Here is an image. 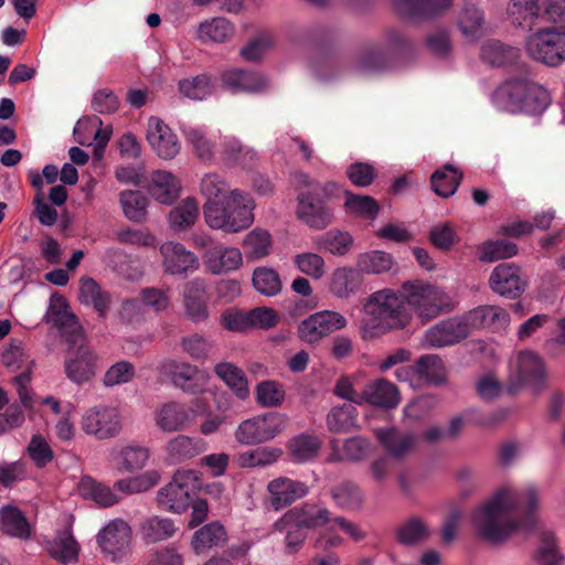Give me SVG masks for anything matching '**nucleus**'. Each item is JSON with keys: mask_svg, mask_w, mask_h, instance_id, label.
Wrapping results in <instances>:
<instances>
[{"mask_svg": "<svg viewBox=\"0 0 565 565\" xmlns=\"http://www.w3.org/2000/svg\"><path fill=\"white\" fill-rule=\"evenodd\" d=\"M489 285L495 294L512 299L519 297L525 289L520 268L510 263H502L493 268Z\"/></svg>", "mask_w": 565, "mask_h": 565, "instance_id": "412c9836", "label": "nucleus"}, {"mask_svg": "<svg viewBox=\"0 0 565 565\" xmlns=\"http://www.w3.org/2000/svg\"><path fill=\"white\" fill-rule=\"evenodd\" d=\"M198 477L193 470H178L172 480L157 492V504L166 511L182 513L192 503Z\"/></svg>", "mask_w": 565, "mask_h": 565, "instance_id": "1a4fd4ad", "label": "nucleus"}, {"mask_svg": "<svg viewBox=\"0 0 565 565\" xmlns=\"http://www.w3.org/2000/svg\"><path fill=\"white\" fill-rule=\"evenodd\" d=\"M177 527L172 520L152 515L140 524V534L147 543H157L174 535Z\"/></svg>", "mask_w": 565, "mask_h": 565, "instance_id": "79ce46f5", "label": "nucleus"}, {"mask_svg": "<svg viewBox=\"0 0 565 565\" xmlns=\"http://www.w3.org/2000/svg\"><path fill=\"white\" fill-rule=\"evenodd\" d=\"M297 217L307 226L315 230L326 228L331 224L333 214L324 202L317 198L310 189L297 190Z\"/></svg>", "mask_w": 565, "mask_h": 565, "instance_id": "dca6fc26", "label": "nucleus"}, {"mask_svg": "<svg viewBox=\"0 0 565 565\" xmlns=\"http://www.w3.org/2000/svg\"><path fill=\"white\" fill-rule=\"evenodd\" d=\"M97 542L110 562L121 563L131 552V527L126 521L115 519L99 531Z\"/></svg>", "mask_w": 565, "mask_h": 565, "instance_id": "f8f14e48", "label": "nucleus"}, {"mask_svg": "<svg viewBox=\"0 0 565 565\" xmlns=\"http://www.w3.org/2000/svg\"><path fill=\"white\" fill-rule=\"evenodd\" d=\"M223 87L232 92H262L267 87V79L254 72L239 68L227 70L221 74Z\"/></svg>", "mask_w": 565, "mask_h": 565, "instance_id": "7c9ffc66", "label": "nucleus"}, {"mask_svg": "<svg viewBox=\"0 0 565 565\" xmlns=\"http://www.w3.org/2000/svg\"><path fill=\"white\" fill-rule=\"evenodd\" d=\"M376 437L393 460L405 458L415 445V436L402 433L395 428L376 430Z\"/></svg>", "mask_w": 565, "mask_h": 565, "instance_id": "72a5a7b5", "label": "nucleus"}, {"mask_svg": "<svg viewBox=\"0 0 565 565\" xmlns=\"http://www.w3.org/2000/svg\"><path fill=\"white\" fill-rule=\"evenodd\" d=\"M199 216V206L194 199L186 198L169 213V224L175 232L191 228Z\"/></svg>", "mask_w": 565, "mask_h": 565, "instance_id": "c03bdc74", "label": "nucleus"}, {"mask_svg": "<svg viewBox=\"0 0 565 565\" xmlns=\"http://www.w3.org/2000/svg\"><path fill=\"white\" fill-rule=\"evenodd\" d=\"M214 372L239 399H246L249 396L247 377L237 365L220 362L214 366Z\"/></svg>", "mask_w": 565, "mask_h": 565, "instance_id": "e433bc0d", "label": "nucleus"}, {"mask_svg": "<svg viewBox=\"0 0 565 565\" xmlns=\"http://www.w3.org/2000/svg\"><path fill=\"white\" fill-rule=\"evenodd\" d=\"M495 102L512 114H542L551 103L550 93L527 78H513L503 83L494 93Z\"/></svg>", "mask_w": 565, "mask_h": 565, "instance_id": "20e7f679", "label": "nucleus"}, {"mask_svg": "<svg viewBox=\"0 0 565 565\" xmlns=\"http://www.w3.org/2000/svg\"><path fill=\"white\" fill-rule=\"evenodd\" d=\"M116 469L121 472L142 470L150 459V449L139 444H128L111 450Z\"/></svg>", "mask_w": 565, "mask_h": 565, "instance_id": "cd10ccee", "label": "nucleus"}, {"mask_svg": "<svg viewBox=\"0 0 565 565\" xmlns=\"http://www.w3.org/2000/svg\"><path fill=\"white\" fill-rule=\"evenodd\" d=\"M243 247L245 248L247 259H262L269 255L271 236L265 230L255 228L244 237Z\"/></svg>", "mask_w": 565, "mask_h": 565, "instance_id": "5fc2aeb1", "label": "nucleus"}, {"mask_svg": "<svg viewBox=\"0 0 565 565\" xmlns=\"http://www.w3.org/2000/svg\"><path fill=\"white\" fill-rule=\"evenodd\" d=\"M399 401L397 386L386 379L371 381L363 388V404L392 409L399 404Z\"/></svg>", "mask_w": 565, "mask_h": 565, "instance_id": "bb28decb", "label": "nucleus"}, {"mask_svg": "<svg viewBox=\"0 0 565 565\" xmlns=\"http://www.w3.org/2000/svg\"><path fill=\"white\" fill-rule=\"evenodd\" d=\"M332 512L323 507L311 502H306L301 505L288 510L280 519V525H300L306 531L313 530L321 526L330 527L332 520Z\"/></svg>", "mask_w": 565, "mask_h": 565, "instance_id": "6ab92c4d", "label": "nucleus"}, {"mask_svg": "<svg viewBox=\"0 0 565 565\" xmlns=\"http://www.w3.org/2000/svg\"><path fill=\"white\" fill-rule=\"evenodd\" d=\"M234 35L233 24L225 18L203 21L198 28V39L203 42L224 43Z\"/></svg>", "mask_w": 565, "mask_h": 565, "instance_id": "a19ab883", "label": "nucleus"}, {"mask_svg": "<svg viewBox=\"0 0 565 565\" xmlns=\"http://www.w3.org/2000/svg\"><path fill=\"white\" fill-rule=\"evenodd\" d=\"M225 540L224 527L216 522L201 527L194 533L192 545L196 553H201Z\"/></svg>", "mask_w": 565, "mask_h": 565, "instance_id": "e2e57ef3", "label": "nucleus"}, {"mask_svg": "<svg viewBox=\"0 0 565 565\" xmlns=\"http://www.w3.org/2000/svg\"><path fill=\"white\" fill-rule=\"evenodd\" d=\"M518 253V247L514 243L507 239L490 241L480 247V260L482 262H497L513 257Z\"/></svg>", "mask_w": 565, "mask_h": 565, "instance_id": "69168bd1", "label": "nucleus"}, {"mask_svg": "<svg viewBox=\"0 0 565 565\" xmlns=\"http://www.w3.org/2000/svg\"><path fill=\"white\" fill-rule=\"evenodd\" d=\"M119 202L129 221L141 223L146 220L149 201L141 192L125 190L119 194Z\"/></svg>", "mask_w": 565, "mask_h": 565, "instance_id": "de8ad7c7", "label": "nucleus"}, {"mask_svg": "<svg viewBox=\"0 0 565 565\" xmlns=\"http://www.w3.org/2000/svg\"><path fill=\"white\" fill-rule=\"evenodd\" d=\"M49 321L57 327L70 343L65 359V374L70 381L83 384L90 381L97 370V356L87 345L82 327L76 317L67 310L65 299L53 300L49 310Z\"/></svg>", "mask_w": 565, "mask_h": 565, "instance_id": "f03ea898", "label": "nucleus"}, {"mask_svg": "<svg viewBox=\"0 0 565 565\" xmlns=\"http://www.w3.org/2000/svg\"><path fill=\"white\" fill-rule=\"evenodd\" d=\"M223 159L225 162L242 169H250L257 162V153L238 140L230 139L224 143Z\"/></svg>", "mask_w": 565, "mask_h": 565, "instance_id": "603ef678", "label": "nucleus"}, {"mask_svg": "<svg viewBox=\"0 0 565 565\" xmlns=\"http://www.w3.org/2000/svg\"><path fill=\"white\" fill-rule=\"evenodd\" d=\"M394 265L391 254L383 250H371L358 255L356 268L360 274L380 275L387 273Z\"/></svg>", "mask_w": 565, "mask_h": 565, "instance_id": "a18cd8bd", "label": "nucleus"}, {"mask_svg": "<svg viewBox=\"0 0 565 565\" xmlns=\"http://www.w3.org/2000/svg\"><path fill=\"white\" fill-rule=\"evenodd\" d=\"M540 493L535 486L516 491L504 487L480 505L471 516L476 533L486 541L498 543L519 530L534 526L532 512L539 508Z\"/></svg>", "mask_w": 565, "mask_h": 565, "instance_id": "f257e3e1", "label": "nucleus"}, {"mask_svg": "<svg viewBox=\"0 0 565 565\" xmlns=\"http://www.w3.org/2000/svg\"><path fill=\"white\" fill-rule=\"evenodd\" d=\"M182 352L196 361H206L211 358L213 342L200 333H192L180 340Z\"/></svg>", "mask_w": 565, "mask_h": 565, "instance_id": "680f3d73", "label": "nucleus"}, {"mask_svg": "<svg viewBox=\"0 0 565 565\" xmlns=\"http://www.w3.org/2000/svg\"><path fill=\"white\" fill-rule=\"evenodd\" d=\"M294 264L300 273L316 280L321 279L327 271L323 257L311 252L295 255Z\"/></svg>", "mask_w": 565, "mask_h": 565, "instance_id": "0e129e2a", "label": "nucleus"}, {"mask_svg": "<svg viewBox=\"0 0 565 565\" xmlns=\"http://www.w3.org/2000/svg\"><path fill=\"white\" fill-rule=\"evenodd\" d=\"M163 271L172 276H188L200 267L199 257L181 243L166 242L160 246Z\"/></svg>", "mask_w": 565, "mask_h": 565, "instance_id": "a211bd4d", "label": "nucleus"}, {"mask_svg": "<svg viewBox=\"0 0 565 565\" xmlns=\"http://www.w3.org/2000/svg\"><path fill=\"white\" fill-rule=\"evenodd\" d=\"M2 363L14 371H21V373L13 379V382L17 386L20 401L24 406H29L32 401L29 384L31 382V373L35 365L34 359L29 354L21 341L11 340L2 352Z\"/></svg>", "mask_w": 565, "mask_h": 565, "instance_id": "9d476101", "label": "nucleus"}, {"mask_svg": "<svg viewBox=\"0 0 565 565\" xmlns=\"http://www.w3.org/2000/svg\"><path fill=\"white\" fill-rule=\"evenodd\" d=\"M253 286L266 296L273 297L280 292L282 284L279 274L270 267H257L253 273Z\"/></svg>", "mask_w": 565, "mask_h": 565, "instance_id": "13d9d810", "label": "nucleus"}, {"mask_svg": "<svg viewBox=\"0 0 565 565\" xmlns=\"http://www.w3.org/2000/svg\"><path fill=\"white\" fill-rule=\"evenodd\" d=\"M0 532L11 539L28 541L33 534V526L17 505L4 504L0 508Z\"/></svg>", "mask_w": 565, "mask_h": 565, "instance_id": "a878e982", "label": "nucleus"}, {"mask_svg": "<svg viewBox=\"0 0 565 565\" xmlns=\"http://www.w3.org/2000/svg\"><path fill=\"white\" fill-rule=\"evenodd\" d=\"M47 552L54 559L67 564L76 561L79 546L70 530H63L47 542Z\"/></svg>", "mask_w": 565, "mask_h": 565, "instance_id": "4c0bfd02", "label": "nucleus"}, {"mask_svg": "<svg viewBox=\"0 0 565 565\" xmlns=\"http://www.w3.org/2000/svg\"><path fill=\"white\" fill-rule=\"evenodd\" d=\"M529 55L547 66L565 62V28H545L532 34L526 41Z\"/></svg>", "mask_w": 565, "mask_h": 565, "instance_id": "6e6552de", "label": "nucleus"}, {"mask_svg": "<svg viewBox=\"0 0 565 565\" xmlns=\"http://www.w3.org/2000/svg\"><path fill=\"white\" fill-rule=\"evenodd\" d=\"M79 491L83 497L94 500L102 507H111L119 502L120 498L115 489L96 480L85 477L79 483Z\"/></svg>", "mask_w": 565, "mask_h": 565, "instance_id": "09e8293b", "label": "nucleus"}, {"mask_svg": "<svg viewBox=\"0 0 565 565\" xmlns=\"http://www.w3.org/2000/svg\"><path fill=\"white\" fill-rule=\"evenodd\" d=\"M320 245L333 255L343 256L353 246V237L348 232L331 230L321 237Z\"/></svg>", "mask_w": 565, "mask_h": 565, "instance_id": "338daca9", "label": "nucleus"}, {"mask_svg": "<svg viewBox=\"0 0 565 565\" xmlns=\"http://www.w3.org/2000/svg\"><path fill=\"white\" fill-rule=\"evenodd\" d=\"M200 190L202 195L205 198L203 205V214L210 211V206L214 204H221V201L231 199L234 193H242L239 189H232L230 184L218 174L209 173L205 174L200 183Z\"/></svg>", "mask_w": 565, "mask_h": 565, "instance_id": "f704fd0d", "label": "nucleus"}, {"mask_svg": "<svg viewBox=\"0 0 565 565\" xmlns=\"http://www.w3.org/2000/svg\"><path fill=\"white\" fill-rule=\"evenodd\" d=\"M331 498L343 510L356 511L363 507L364 493L353 481H343L331 489Z\"/></svg>", "mask_w": 565, "mask_h": 565, "instance_id": "ea45409f", "label": "nucleus"}, {"mask_svg": "<svg viewBox=\"0 0 565 565\" xmlns=\"http://www.w3.org/2000/svg\"><path fill=\"white\" fill-rule=\"evenodd\" d=\"M79 425L86 435L99 440L113 438L121 430L118 409L107 405H96L85 409Z\"/></svg>", "mask_w": 565, "mask_h": 565, "instance_id": "9b49d317", "label": "nucleus"}, {"mask_svg": "<svg viewBox=\"0 0 565 565\" xmlns=\"http://www.w3.org/2000/svg\"><path fill=\"white\" fill-rule=\"evenodd\" d=\"M158 370L182 391L188 393H196L199 391L195 381L201 372L198 366L184 361L166 359L159 363Z\"/></svg>", "mask_w": 565, "mask_h": 565, "instance_id": "b1692460", "label": "nucleus"}, {"mask_svg": "<svg viewBox=\"0 0 565 565\" xmlns=\"http://www.w3.org/2000/svg\"><path fill=\"white\" fill-rule=\"evenodd\" d=\"M546 376L542 359L532 351L518 353L510 364V379L514 385L540 387Z\"/></svg>", "mask_w": 565, "mask_h": 565, "instance_id": "f3484780", "label": "nucleus"}, {"mask_svg": "<svg viewBox=\"0 0 565 565\" xmlns=\"http://www.w3.org/2000/svg\"><path fill=\"white\" fill-rule=\"evenodd\" d=\"M214 85L211 77L201 74L179 82V92L186 98L202 100L213 93Z\"/></svg>", "mask_w": 565, "mask_h": 565, "instance_id": "bf43d9fd", "label": "nucleus"}, {"mask_svg": "<svg viewBox=\"0 0 565 565\" xmlns=\"http://www.w3.org/2000/svg\"><path fill=\"white\" fill-rule=\"evenodd\" d=\"M456 25L465 42L475 43L488 32L483 12L473 3H465L456 19Z\"/></svg>", "mask_w": 565, "mask_h": 565, "instance_id": "393cba45", "label": "nucleus"}, {"mask_svg": "<svg viewBox=\"0 0 565 565\" xmlns=\"http://www.w3.org/2000/svg\"><path fill=\"white\" fill-rule=\"evenodd\" d=\"M267 492L269 505L275 511H279L305 498L309 492V487L299 480L278 477L268 482Z\"/></svg>", "mask_w": 565, "mask_h": 565, "instance_id": "aec40b11", "label": "nucleus"}, {"mask_svg": "<svg viewBox=\"0 0 565 565\" xmlns=\"http://www.w3.org/2000/svg\"><path fill=\"white\" fill-rule=\"evenodd\" d=\"M321 448V440L313 435H299L289 441L288 449L295 461L313 459Z\"/></svg>", "mask_w": 565, "mask_h": 565, "instance_id": "6e6d98bb", "label": "nucleus"}, {"mask_svg": "<svg viewBox=\"0 0 565 565\" xmlns=\"http://www.w3.org/2000/svg\"><path fill=\"white\" fill-rule=\"evenodd\" d=\"M344 206L348 213L370 220L375 218L380 211V206L373 198L353 194L349 191H345Z\"/></svg>", "mask_w": 565, "mask_h": 565, "instance_id": "052dcab7", "label": "nucleus"}, {"mask_svg": "<svg viewBox=\"0 0 565 565\" xmlns=\"http://www.w3.org/2000/svg\"><path fill=\"white\" fill-rule=\"evenodd\" d=\"M403 290L411 312H415L423 323L452 309L449 296L433 285L407 281L403 284Z\"/></svg>", "mask_w": 565, "mask_h": 565, "instance_id": "423d86ee", "label": "nucleus"}, {"mask_svg": "<svg viewBox=\"0 0 565 565\" xmlns=\"http://www.w3.org/2000/svg\"><path fill=\"white\" fill-rule=\"evenodd\" d=\"M415 372L418 380L440 384L446 377V369L443 360L436 354H425L417 359Z\"/></svg>", "mask_w": 565, "mask_h": 565, "instance_id": "3c124183", "label": "nucleus"}, {"mask_svg": "<svg viewBox=\"0 0 565 565\" xmlns=\"http://www.w3.org/2000/svg\"><path fill=\"white\" fill-rule=\"evenodd\" d=\"M156 425L164 433L182 429L189 422L186 409L174 402L167 403L154 413Z\"/></svg>", "mask_w": 565, "mask_h": 565, "instance_id": "c9c22d12", "label": "nucleus"}, {"mask_svg": "<svg viewBox=\"0 0 565 565\" xmlns=\"http://www.w3.org/2000/svg\"><path fill=\"white\" fill-rule=\"evenodd\" d=\"M180 182L169 171L157 170L150 174L148 191L150 195L162 204H170L180 194Z\"/></svg>", "mask_w": 565, "mask_h": 565, "instance_id": "2f4dec72", "label": "nucleus"}, {"mask_svg": "<svg viewBox=\"0 0 565 565\" xmlns=\"http://www.w3.org/2000/svg\"><path fill=\"white\" fill-rule=\"evenodd\" d=\"M147 140L154 152L164 160L174 158L180 151L177 135L157 117H150L148 120Z\"/></svg>", "mask_w": 565, "mask_h": 565, "instance_id": "5701e85b", "label": "nucleus"}, {"mask_svg": "<svg viewBox=\"0 0 565 565\" xmlns=\"http://www.w3.org/2000/svg\"><path fill=\"white\" fill-rule=\"evenodd\" d=\"M78 298L82 303L93 306L102 316L107 311L110 303V296L89 277L79 280Z\"/></svg>", "mask_w": 565, "mask_h": 565, "instance_id": "37998d69", "label": "nucleus"}, {"mask_svg": "<svg viewBox=\"0 0 565 565\" xmlns=\"http://www.w3.org/2000/svg\"><path fill=\"white\" fill-rule=\"evenodd\" d=\"M205 269L213 275H223L243 265V255L237 247L215 244L202 255Z\"/></svg>", "mask_w": 565, "mask_h": 565, "instance_id": "4be33fe9", "label": "nucleus"}, {"mask_svg": "<svg viewBox=\"0 0 565 565\" xmlns=\"http://www.w3.org/2000/svg\"><path fill=\"white\" fill-rule=\"evenodd\" d=\"M331 452L328 460L331 462L340 461H361L365 459L370 452V443L367 439L355 436L347 438L343 441L332 439L330 441Z\"/></svg>", "mask_w": 565, "mask_h": 565, "instance_id": "c756f323", "label": "nucleus"}, {"mask_svg": "<svg viewBox=\"0 0 565 565\" xmlns=\"http://www.w3.org/2000/svg\"><path fill=\"white\" fill-rule=\"evenodd\" d=\"M364 311L367 318L361 326V337L372 340L394 330L406 328L412 320L405 290L381 289L370 295Z\"/></svg>", "mask_w": 565, "mask_h": 565, "instance_id": "7ed1b4c3", "label": "nucleus"}, {"mask_svg": "<svg viewBox=\"0 0 565 565\" xmlns=\"http://www.w3.org/2000/svg\"><path fill=\"white\" fill-rule=\"evenodd\" d=\"M205 450V443L200 438L178 435L164 446L166 460L177 465L190 460Z\"/></svg>", "mask_w": 565, "mask_h": 565, "instance_id": "c85d7f7f", "label": "nucleus"}, {"mask_svg": "<svg viewBox=\"0 0 565 565\" xmlns=\"http://www.w3.org/2000/svg\"><path fill=\"white\" fill-rule=\"evenodd\" d=\"M206 280L200 277L186 281L181 291L183 316L193 323L205 322L209 317Z\"/></svg>", "mask_w": 565, "mask_h": 565, "instance_id": "2eb2a0df", "label": "nucleus"}, {"mask_svg": "<svg viewBox=\"0 0 565 565\" xmlns=\"http://www.w3.org/2000/svg\"><path fill=\"white\" fill-rule=\"evenodd\" d=\"M286 426V415L271 412L243 420L235 429L234 437L241 445H258L274 439Z\"/></svg>", "mask_w": 565, "mask_h": 565, "instance_id": "0eeeda50", "label": "nucleus"}, {"mask_svg": "<svg viewBox=\"0 0 565 565\" xmlns=\"http://www.w3.org/2000/svg\"><path fill=\"white\" fill-rule=\"evenodd\" d=\"M465 318L470 330L472 328L504 329L510 321V316L507 310L498 306L489 305L472 309Z\"/></svg>", "mask_w": 565, "mask_h": 565, "instance_id": "473e14b6", "label": "nucleus"}, {"mask_svg": "<svg viewBox=\"0 0 565 565\" xmlns=\"http://www.w3.org/2000/svg\"><path fill=\"white\" fill-rule=\"evenodd\" d=\"M358 409L352 404H343L333 407L327 416L329 430L333 433H347L355 428Z\"/></svg>", "mask_w": 565, "mask_h": 565, "instance_id": "864d4df0", "label": "nucleus"}, {"mask_svg": "<svg viewBox=\"0 0 565 565\" xmlns=\"http://www.w3.org/2000/svg\"><path fill=\"white\" fill-rule=\"evenodd\" d=\"M255 203L247 192L234 193V196L210 206L204 215L205 223L212 230L234 234L248 228L254 222Z\"/></svg>", "mask_w": 565, "mask_h": 565, "instance_id": "39448f33", "label": "nucleus"}, {"mask_svg": "<svg viewBox=\"0 0 565 565\" xmlns=\"http://www.w3.org/2000/svg\"><path fill=\"white\" fill-rule=\"evenodd\" d=\"M470 334V328L463 317L445 319L428 328L422 343L425 348L440 349L459 343Z\"/></svg>", "mask_w": 565, "mask_h": 565, "instance_id": "4468645a", "label": "nucleus"}, {"mask_svg": "<svg viewBox=\"0 0 565 565\" xmlns=\"http://www.w3.org/2000/svg\"><path fill=\"white\" fill-rule=\"evenodd\" d=\"M462 173L454 166L446 164L443 169L434 172L430 179L431 188L441 198H449L457 191Z\"/></svg>", "mask_w": 565, "mask_h": 565, "instance_id": "49530a36", "label": "nucleus"}, {"mask_svg": "<svg viewBox=\"0 0 565 565\" xmlns=\"http://www.w3.org/2000/svg\"><path fill=\"white\" fill-rule=\"evenodd\" d=\"M519 57V50L505 45L499 41L491 40L481 47V58L493 66H503L514 63Z\"/></svg>", "mask_w": 565, "mask_h": 565, "instance_id": "8fccbe9b", "label": "nucleus"}, {"mask_svg": "<svg viewBox=\"0 0 565 565\" xmlns=\"http://www.w3.org/2000/svg\"><path fill=\"white\" fill-rule=\"evenodd\" d=\"M362 282L358 268L341 267L333 270L330 278V291L338 298H348Z\"/></svg>", "mask_w": 565, "mask_h": 565, "instance_id": "58836bf2", "label": "nucleus"}, {"mask_svg": "<svg viewBox=\"0 0 565 565\" xmlns=\"http://www.w3.org/2000/svg\"><path fill=\"white\" fill-rule=\"evenodd\" d=\"M394 462L387 455L379 456L369 463L366 475L373 483L384 487L392 478Z\"/></svg>", "mask_w": 565, "mask_h": 565, "instance_id": "774afa93", "label": "nucleus"}, {"mask_svg": "<svg viewBox=\"0 0 565 565\" xmlns=\"http://www.w3.org/2000/svg\"><path fill=\"white\" fill-rule=\"evenodd\" d=\"M280 455L277 448H256L238 454L236 462L241 468L265 467L277 461Z\"/></svg>", "mask_w": 565, "mask_h": 565, "instance_id": "4d7b16f0", "label": "nucleus"}, {"mask_svg": "<svg viewBox=\"0 0 565 565\" xmlns=\"http://www.w3.org/2000/svg\"><path fill=\"white\" fill-rule=\"evenodd\" d=\"M347 323V319L337 311H319L299 323L298 335L301 341L313 344L330 333L344 329Z\"/></svg>", "mask_w": 565, "mask_h": 565, "instance_id": "ddd939ff", "label": "nucleus"}]
</instances>
